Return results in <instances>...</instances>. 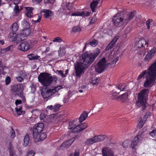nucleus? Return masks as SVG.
<instances>
[{
	"label": "nucleus",
	"instance_id": "f257e3e1",
	"mask_svg": "<svg viewBox=\"0 0 156 156\" xmlns=\"http://www.w3.org/2000/svg\"><path fill=\"white\" fill-rule=\"evenodd\" d=\"M38 81L44 87H46L44 90H41V94L44 98H47L53 96L62 89L61 86H50L54 80L56 81L57 78L55 76H52L50 74L46 73H41L38 77Z\"/></svg>",
	"mask_w": 156,
	"mask_h": 156
},
{
	"label": "nucleus",
	"instance_id": "f03ea898",
	"mask_svg": "<svg viewBox=\"0 0 156 156\" xmlns=\"http://www.w3.org/2000/svg\"><path fill=\"white\" fill-rule=\"evenodd\" d=\"M99 48L96 49L92 53L86 51L83 55L80 62L75 65V73L77 77H80L84 71L94 61L100 53Z\"/></svg>",
	"mask_w": 156,
	"mask_h": 156
},
{
	"label": "nucleus",
	"instance_id": "7ed1b4c3",
	"mask_svg": "<svg viewBox=\"0 0 156 156\" xmlns=\"http://www.w3.org/2000/svg\"><path fill=\"white\" fill-rule=\"evenodd\" d=\"M146 74V80L144 83L145 87H150L153 86L156 79V61L153 63L147 69L142 72L137 78L139 80Z\"/></svg>",
	"mask_w": 156,
	"mask_h": 156
},
{
	"label": "nucleus",
	"instance_id": "20e7f679",
	"mask_svg": "<svg viewBox=\"0 0 156 156\" xmlns=\"http://www.w3.org/2000/svg\"><path fill=\"white\" fill-rule=\"evenodd\" d=\"M149 93V90L147 89H144L138 94V100L136 102V104L138 106L142 107L143 110L145 108V104Z\"/></svg>",
	"mask_w": 156,
	"mask_h": 156
},
{
	"label": "nucleus",
	"instance_id": "39448f33",
	"mask_svg": "<svg viewBox=\"0 0 156 156\" xmlns=\"http://www.w3.org/2000/svg\"><path fill=\"white\" fill-rule=\"evenodd\" d=\"M30 33V30L27 29L21 30L17 35L15 33H10L9 34L10 38L12 41H17L20 42L25 39L24 37L28 35Z\"/></svg>",
	"mask_w": 156,
	"mask_h": 156
},
{
	"label": "nucleus",
	"instance_id": "423d86ee",
	"mask_svg": "<svg viewBox=\"0 0 156 156\" xmlns=\"http://www.w3.org/2000/svg\"><path fill=\"white\" fill-rule=\"evenodd\" d=\"M112 22L114 25L117 27H120L123 24H126V21L124 16L122 17L120 13L117 14L112 18Z\"/></svg>",
	"mask_w": 156,
	"mask_h": 156
},
{
	"label": "nucleus",
	"instance_id": "0eeeda50",
	"mask_svg": "<svg viewBox=\"0 0 156 156\" xmlns=\"http://www.w3.org/2000/svg\"><path fill=\"white\" fill-rule=\"evenodd\" d=\"M107 66L105 59L103 58L95 66V71L98 73H101L104 70Z\"/></svg>",
	"mask_w": 156,
	"mask_h": 156
},
{
	"label": "nucleus",
	"instance_id": "6e6552de",
	"mask_svg": "<svg viewBox=\"0 0 156 156\" xmlns=\"http://www.w3.org/2000/svg\"><path fill=\"white\" fill-rule=\"evenodd\" d=\"M44 128V125L42 123L36 124L33 129V137L37 138V135L40 134Z\"/></svg>",
	"mask_w": 156,
	"mask_h": 156
},
{
	"label": "nucleus",
	"instance_id": "1a4fd4ad",
	"mask_svg": "<svg viewBox=\"0 0 156 156\" xmlns=\"http://www.w3.org/2000/svg\"><path fill=\"white\" fill-rule=\"evenodd\" d=\"M12 90L15 95L21 96L23 89L20 84H18L14 85L12 88Z\"/></svg>",
	"mask_w": 156,
	"mask_h": 156
},
{
	"label": "nucleus",
	"instance_id": "9d476101",
	"mask_svg": "<svg viewBox=\"0 0 156 156\" xmlns=\"http://www.w3.org/2000/svg\"><path fill=\"white\" fill-rule=\"evenodd\" d=\"M143 136L144 135L142 133L141 134L139 133L137 136L135 137L132 142L131 146V148L133 149H136V147L137 146L139 141L142 140Z\"/></svg>",
	"mask_w": 156,
	"mask_h": 156
},
{
	"label": "nucleus",
	"instance_id": "9b49d317",
	"mask_svg": "<svg viewBox=\"0 0 156 156\" xmlns=\"http://www.w3.org/2000/svg\"><path fill=\"white\" fill-rule=\"evenodd\" d=\"M30 44L29 42L26 41H24L18 45V48L20 50L25 51L28 50Z\"/></svg>",
	"mask_w": 156,
	"mask_h": 156
},
{
	"label": "nucleus",
	"instance_id": "f8f14e48",
	"mask_svg": "<svg viewBox=\"0 0 156 156\" xmlns=\"http://www.w3.org/2000/svg\"><path fill=\"white\" fill-rule=\"evenodd\" d=\"M75 140L74 138H72L67 141H66L62 144L61 147V149H65L67 148L73 143Z\"/></svg>",
	"mask_w": 156,
	"mask_h": 156
},
{
	"label": "nucleus",
	"instance_id": "ddd939ff",
	"mask_svg": "<svg viewBox=\"0 0 156 156\" xmlns=\"http://www.w3.org/2000/svg\"><path fill=\"white\" fill-rule=\"evenodd\" d=\"M103 156H114L111 149L108 147H104L102 150Z\"/></svg>",
	"mask_w": 156,
	"mask_h": 156
},
{
	"label": "nucleus",
	"instance_id": "4468645a",
	"mask_svg": "<svg viewBox=\"0 0 156 156\" xmlns=\"http://www.w3.org/2000/svg\"><path fill=\"white\" fill-rule=\"evenodd\" d=\"M135 44L136 47L139 48L143 47L144 45H147V47L148 43H147L146 41L144 39H143L136 42Z\"/></svg>",
	"mask_w": 156,
	"mask_h": 156
},
{
	"label": "nucleus",
	"instance_id": "2eb2a0df",
	"mask_svg": "<svg viewBox=\"0 0 156 156\" xmlns=\"http://www.w3.org/2000/svg\"><path fill=\"white\" fill-rule=\"evenodd\" d=\"M90 12H87L86 14L83 11H78L72 14L71 16H80L84 17L85 16H88L90 15Z\"/></svg>",
	"mask_w": 156,
	"mask_h": 156
},
{
	"label": "nucleus",
	"instance_id": "dca6fc26",
	"mask_svg": "<svg viewBox=\"0 0 156 156\" xmlns=\"http://www.w3.org/2000/svg\"><path fill=\"white\" fill-rule=\"evenodd\" d=\"M42 12L44 13L43 16L45 18H47L52 16L53 15V12L49 10L44 9L42 10Z\"/></svg>",
	"mask_w": 156,
	"mask_h": 156
},
{
	"label": "nucleus",
	"instance_id": "f3484780",
	"mask_svg": "<svg viewBox=\"0 0 156 156\" xmlns=\"http://www.w3.org/2000/svg\"><path fill=\"white\" fill-rule=\"evenodd\" d=\"M46 134L44 133H41L37 135V138H33L37 141H42L44 140L46 137Z\"/></svg>",
	"mask_w": 156,
	"mask_h": 156
},
{
	"label": "nucleus",
	"instance_id": "a211bd4d",
	"mask_svg": "<svg viewBox=\"0 0 156 156\" xmlns=\"http://www.w3.org/2000/svg\"><path fill=\"white\" fill-rule=\"evenodd\" d=\"M118 39L117 37H115L106 47L105 50L108 51L111 49L114 46Z\"/></svg>",
	"mask_w": 156,
	"mask_h": 156
},
{
	"label": "nucleus",
	"instance_id": "6ab92c4d",
	"mask_svg": "<svg viewBox=\"0 0 156 156\" xmlns=\"http://www.w3.org/2000/svg\"><path fill=\"white\" fill-rule=\"evenodd\" d=\"M134 15V13L132 12L129 13V15H127L126 16H123L126 21V25L133 18Z\"/></svg>",
	"mask_w": 156,
	"mask_h": 156
},
{
	"label": "nucleus",
	"instance_id": "aec40b11",
	"mask_svg": "<svg viewBox=\"0 0 156 156\" xmlns=\"http://www.w3.org/2000/svg\"><path fill=\"white\" fill-rule=\"evenodd\" d=\"M26 15L27 17L30 18L32 17L33 16V8L32 7H27L26 8Z\"/></svg>",
	"mask_w": 156,
	"mask_h": 156
},
{
	"label": "nucleus",
	"instance_id": "412c9836",
	"mask_svg": "<svg viewBox=\"0 0 156 156\" xmlns=\"http://www.w3.org/2000/svg\"><path fill=\"white\" fill-rule=\"evenodd\" d=\"M94 137L96 143L103 141L106 138L105 136L103 135L95 136Z\"/></svg>",
	"mask_w": 156,
	"mask_h": 156
},
{
	"label": "nucleus",
	"instance_id": "4be33fe9",
	"mask_svg": "<svg viewBox=\"0 0 156 156\" xmlns=\"http://www.w3.org/2000/svg\"><path fill=\"white\" fill-rule=\"evenodd\" d=\"M99 0H94L90 4V7L93 12H94L99 2Z\"/></svg>",
	"mask_w": 156,
	"mask_h": 156
},
{
	"label": "nucleus",
	"instance_id": "5701e85b",
	"mask_svg": "<svg viewBox=\"0 0 156 156\" xmlns=\"http://www.w3.org/2000/svg\"><path fill=\"white\" fill-rule=\"evenodd\" d=\"M88 116V113L86 111H83L79 118V122H81L86 119Z\"/></svg>",
	"mask_w": 156,
	"mask_h": 156
},
{
	"label": "nucleus",
	"instance_id": "b1692460",
	"mask_svg": "<svg viewBox=\"0 0 156 156\" xmlns=\"http://www.w3.org/2000/svg\"><path fill=\"white\" fill-rule=\"evenodd\" d=\"M8 149L9 150V154L10 156H13L15 154V152L13 149L12 144L11 143H9V146L8 147Z\"/></svg>",
	"mask_w": 156,
	"mask_h": 156
},
{
	"label": "nucleus",
	"instance_id": "393cba45",
	"mask_svg": "<svg viewBox=\"0 0 156 156\" xmlns=\"http://www.w3.org/2000/svg\"><path fill=\"white\" fill-rule=\"evenodd\" d=\"M94 143H96L94 137L92 138L89 139L85 142V145L86 146H88L93 144Z\"/></svg>",
	"mask_w": 156,
	"mask_h": 156
},
{
	"label": "nucleus",
	"instance_id": "a878e982",
	"mask_svg": "<svg viewBox=\"0 0 156 156\" xmlns=\"http://www.w3.org/2000/svg\"><path fill=\"white\" fill-rule=\"evenodd\" d=\"M27 57L30 60H35L38 59L40 56L37 55H35L33 54H31L27 55Z\"/></svg>",
	"mask_w": 156,
	"mask_h": 156
},
{
	"label": "nucleus",
	"instance_id": "bb28decb",
	"mask_svg": "<svg viewBox=\"0 0 156 156\" xmlns=\"http://www.w3.org/2000/svg\"><path fill=\"white\" fill-rule=\"evenodd\" d=\"M19 28L18 23H14L12 25V27L11 29V31L13 32L16 31Z\"/></svg>",
	"mask_w": 156,
	"mask_h": 156
},
{
	"label": "nucleus",
	"instance_id": "cd10ccee",
	"mask_svg": "<svg viewBox=\"0 0 156 156\" xmlns=\"http://www.w3.org/2000/svg\"><path fill=\"white\" fill-rule=\"evenodd\" d=\"M30 141V138L28 134H26L24 138V144L23 145L24 146H27L29 144Z\"/></svg>",
	"mask_w": 156,
	"mask_h": 156
},
{
	"label": "nucleus",
	"instance_id": "c85d7f7f",
	"mask_svg": "<svg viewBox=\"0 0 156 156\" xmlns=\"http://www.w3.org/2000/svg\"><path fill=\"white\" fill-rule=\"evenodd\" d=\"M16 109L17 112L16 114L15 115L16 116L20 115L22 113H23V114L25 113V112L22 111V107L20 106L19 107H16Z\"/></svg>",
	"mask_w": 156,
	"mask_h": 156
},
{
	"label": "nucleus",
	"instance_id": "c756f323",
	"mask_svg": "<svg viewBox=\"0 0 156 156\" xmlns=\"http://www.w3.org/2000/svg\"><path fill=\"white\" fill-rule=\"evenodd\" d=\"M126 86L125 84H120L118 85L116 87L120 91H124Z\"/></svg>",
	"mask_w": 156,
	"mask_h": 156
},
{
	"label": "nucleus",
	"instance_id": "7c9ffc66",
	"mask_svg": "<svg viewBox=\"0 0 156 156\" xmlns=\"http://www.w3.org/2000/svg\"><path fill=\"white\" fill-rule=\"evenodd\" d=\"M128 96V94L126 93L120 95L119 98L122 99L123 101H125L127 100Z\"/></svg>",
	"mask_w": 156,
	"mask_h": 156
},
{
	"label": "nucleus",
	"instance_id": "2f4dec72",
	"mask_svg": "<svg viewBox=\"0 0 156 156\" xmlns=\"http://www.w3.org/2000/svg\"><path fill=\"white\" fill-rule=\"evenodd\" d=\"M89 44L92 47H95L98 44V41L96 40L93 39L92 41H90L89 42Z\"/></svg>",
	"mask_w": 156,
	"mask_h": 156
},
{
	"label": "nucleus",
	"instance_id": "473e14b6",
	"mask_svg": "<svg viewBox=\"0 0 156 156\" xmlns=\"http://www.w3.org/2000/svg\"><path fill=\"white\" fill-rule=\"evenodd\" d=\"M81 130L80 127L79 125H77L75 127L72 129V132L73 133L77 132L80 131Z\"/></svg>",
	"mask_w": 156,
	"mask_h": 156
},
{
	"label": "nucleus",
	"instance_id": "72a5a7b5",
	"mask_svg": "<svg viewBox=\"0 0 156 156\" xmlns=\"http://www.w3.org/2000/svg\"><path fill=\"white\" fill-rule=\"evenodd\" d=\"M130 141L129 140L124 141L122 143V145L124 148H127L129 146L130 143Z\"/></svg>",
	"mask_w": 156,
	"mask_h": 156
},
{
	"label": "nucleus",
	"instance_id": "f704fd0d",
	"mask_svg": "<svg viewBox=\"0 0 156 156\" xmlns=\"http://www.w3.org/2000/svg\"><path fill=\"white\" fill-rule=\"evenodd\" d=\"M99 81V80L97 78H94L92 79L91 81V83L93 85H97Z\"/></svg>",
	"mask_w": 156,
	"mask_h": 156
},
{
	"label": "nucleus",
	"instance_id": "c9c22d12",
	"mask_svg": "<svg viewBox=\"0 0 156 156\" xmlns=\"http://www.w3.org/2000/svg\"><path fill=\"white\" fill-rule=\"evenodd\" d=\"M79 126H80L81 131L84 130V129L87 128L88 126L87 124L85 123L81 124H80L79 125Z\"/></svg>",
	"mask_w": 156,
	"mask_h": 156
},
{
	"label": "nucleus",
	"instance_id": "e433bc0d",
	"mask_svg": "<svg viewBox=\"0 0 156 156\" xmlns=\"http://www.w3.org/2000/svg\"><path fill=\"white\" fill-rule=\"evenodd\" d=\"M10 135L12 138H14L16 136V134L14 130L12 128H11L10 131Z\"/></svg>",
	"mask_w": 156,
	"mask_h": 156
},
{
	"label": "nucleus",
	"instance_id": "4c0bfd02",
	"mask_svg": "<svg viewBox=\"0 0 156 156\" xmlns=\"http://www.w3.org/2000/svg\"><path fill=\"white\" fill-rule=\"evenodd\" d=\"M153 56L152 55H151V54H150L149 53H148V52L146 54L144 58L145 61H148L151 59V58Z\"/></svg>",
	"mask_w": 156,
	"mask_h": 156
},
{
	"label": "nucleus",
	"instance_id": "58836bf2",
	"mask_svg": "<svg viewBox=\"0 0 156 156\" xmlns=\"http://www.w3.org/2000/svg\"><path fill=\"white\" fill-rule=\"evenodd\" d=\"M156 52V48L154 47L151 49L148 52L151 55L153 56Z\"/></svg>",
	"mask_w": 156,
	"mask_h": 156
},
{
	"label": "nucleus",
	"instance_id": "ea45409f",
	"mask_svg": "<svg viewBox=\"0 0 156 156\" xmlns=\"http://www.w3.org/2000/svg\"><path fill=\"white\" fill-rule=\"evenodd\" d=\"M22 25L24 27H26L27 28H28L29 27V23L27 22V21L25 20H23L22 22Z\"/></svg>",
	"mask_w": 156,
	"mask_h": 156
},
{
	"label": "nucleus",
	"instance_id": "a19ab883",
	"mask_svg": "<svg viewBox=\"0 0 156 156\" xmlns=\"http://www.w3.org/2000/svg\"><path fill=\"white\" fill-rule=\"evenodd\" d=\"M38 17V19L37 20H34V23H39L40 22L41 20V15L40 14H37V15L36 16Z\"/></svg>",
	"mask_w": 156,
	"mask_h": 156
},
{
	"label": "nucleus",
	"instance_id": "79ce46f5",
	"mask_svg": "<svg viewBox=\"0 0 156 156\" xmlns=\"http://www.w3.org/2000/svg\"><path fill=\"white\" fill-rule=\"evenodd\" d=\"M80 154L79 150H76L74 153L71 154L69 156H79Z\"/></svg>",
	"mask_w": 156,
	"mask_h": 156
},
{
	"label": "nucleus",
	"instance_id": "37998d69",
	"mask_svg": "<svg viewBox=\"0 0 156 156\" xmlns=\"http://www.w3.org/2000/svg\"><path fill=\"white\" fill-rule=\"evenodd\" d=\"M59 55L60 57H62L65 54V51L63 49L59 50L58 51Z\"/></svg>",
	"mask_w": 156,
	"mask_h": 156
},
{
	"label": "nucleus",
	"instance_id": "c03bdc74",
	"mask_svg": "<svg viewBox=\"0 0 156 156\" xmlns=\"http://www.w3.org/2000/svg\"><path fill=\"white\" fill-rule=\"evenodd\" d=\"M31 92L33 93H34L35 92L36 90V87L35 85H34L33 84H32L31 86Z\"/></svg>",
	"mask_w": 156,
	"mask_h": 156
},
{
	"label": "nucleus",
	"instance_id": "a18cd8bd",
	"mask_svg": "<svg viewBox=\"0 0 156 156\" xmlns=\"http://www.w3.org/2000/svg\"><path fill=\"white\" fill-rule=\"evenodd\" d=\"M58 74L60 75L62 77H66V75H64L63 71L62 70H57Z\"/></svg>",
	"mask_w": 156,
	"mask_h": 156
},
{
	"label": "nucleus",
	"instance_id": "49530a36",
	"mask_svg": "<svg viewBox=\"0 0 156 156\" xmlns=\"http://www.w3.org/2000/svg\"><path fill=\"white\" fill-rule=\"evenodd\" d=\"M96 17L95 16H94L90 21V24H91L94 23L96 22Z\"/></svg>",
	"mask_w": 156,
	"mask_h": 156
},
{
	"label": "nucleus",
	"instance_id": "de8ad7c7",
	"mask_svg": "<svg viewBox=\"0 0 156 156\" xmlns=\"http://www.w3.org/2000/svg\"><path fill=\"white\" fill-rule=\"evenodd\" d=\"M144 121H142L141 119L138 125V127H139L140 129L141 128L143 127V126L144 124Z\"/></svg>",
	"mask_w": 156,
	"mask_h": 156
},
{
	"label": "nucleus",
	"instance_id": "09e8293b",
	"mask_svg": "<svg viewBox=\"0 0 156 156\" xmlns=\"http://www.w3.org/2000/svg\"><path fill=\"white\" fill-rule=\"evenodd\" d=\"M20 10L19 9V6L18 5H16L14 8V12L15 13H17L19 12Z\"/></svg>",
	"mask_w": 156,
	"mask_h": 156
},
{
	"label": "nucleus",
	"instance_id": "8fccbe9b",
	"mask_svg": "<svg viewBox=\"0 0 156 156\" xmlns=\"http://www.w3.org/2000/svg\"><path fill=\"white\" fill-rule=\"evenodd\" d=\"M80 30V27L77 26L74 27L72 29L73 31L74 32H77Z\"/></svg>",
	"mask_w": 156,
	"mask_h": 156
},
{
	"label": "nucleus",
	"instance_id": "3c124183",
	"mask_svg": "<svg viewBox=\"0 0 156 156\" xmlns=\"http://www.w3.org/2000/svg\"><path fill=\"white\" fill-rule=\"evenodd\" d=\"M62 41V39L59 37H55L53 40V41L54 42H61Z\"/></svg>",
	"mask_w": 156,
	"mask_h": 156
},
{
	"label": "nucleus",
	"instance_id": "603ef678",
	"mask_svg": "<svg viewBox=\"0 0 156 156\" xmlns=\"http://www.w3.org/2000/svg\"><path fill=\"white\" fill-rule=\"evenodd\" d=\"M75 126V124L73 122H69V126H68V129H71L73 128V127L74 128Z\"/></svg>",
	"mask_w": 156,
	"mask_h": 156
},
{
	"label": "nucleus",
	"instance_id": "864d4df0",
	"mask_svg": "<svg viewBox=\"0 0 156 156\" xmlns=\"http://www.w3.org/2000/svg\"><path fill=\"white\" fill-rule=\"evenodd\" d=\"M11 82V79L10 77L7 76L5 79V83L6 85H8Z\"/></svg>",
	"mask_w": 156,
	"mask_h": 156
},
{
	"label": "nucleus",
	"instance_id": "5fc2aeb1",
	"mask_svg": "<svg viewBox=\"0 0 156 156\" xmlns=\"http://www.w3.org/2000/svg\"><path fill=\"white\" fill-rule=\"evenodd\" d=\"M19 74L20 76L24 77L27 74L25 73L24 71H21L19 72Z\"/></svg>",
	"mask_w": 156,
	"mask_h": 156
},
{
	"label": "nucleus",
	"instance_id": "6e6d98bb",
	"mask_svg": "<svg viewBox=\"0 0 156 156\" xmlns=\"http://www.w3.org/2000/svg\"><path fill=\"white\" fill-rule=\"evenodd\" d=\"M119 58V57H117V58L114 60H113L111 64L113 66H115L116 62L118 61Z\"/></svg>",
	"mask_w": 156,
	"mask_h": 156
},
{
	"label": "nucleus",
	"instance_id": "4d7b16f0",
	"mask_svg": "<svg viewBox=\"0 0 156 156\" xmlns=\"http://www.w3.org/2000/svg\"><path fill=\"white\" fill-rule=\"evenodd\" d=\"M66 5H67V8L68 10H70L71 9L72 6V5L71 3H68L67 4H66Z\"/></svg>",
	"mask_w": 156,
	"mask_h": 156
},
{
	"label": "nucleus",
	"instance_id": "13d9d810",
	"mask_svg": "<svg viewBox=\"0 0 156 156\" xmlns=\"http://www.w3.org/2000/svg\"><path fill=\"white\" fill-rule=\"evenodd\" d=\"M34 153L32 151L29 152L27 154V156H34Z\"/></svg>",
	"mask_w": 156,
	"mask_h": 156
},
{
	"label": "nucleus",
	"instance_id": "bf43d9fd",
	"mask_svg": "<svg viewBox=\"0 0 156 156\" xmlns=\"http://www.w3.org/2000/svg\"><path fill=\"white\" fill-rule=\"evenodd\" d=\"M23 77L19 76L18 77H17L16 79L18 81L21 82L23 80Z\"/></svg>",
	"mask_w": 156,
	"mask_h": 156
},
{
	"label": "nucleus",
	"instance_id": "052dcab7",
	"mask_svg": "<svg viewBox=\"0 0 156 156\" xmlns=\"http://www.w3.org/2000/svg\"><path fill=\"white\" fill-rule=\"evenodd\" d=\"M146 24L147 26V29L149 30L150 28V20H148L146 21Z\"/></svg>",
	"mask_w": 156,
	"mask_h": 156
},
{
	"label": "nucleus",
	"instance_id": "680f3d73",
	"mask_svg": "<svg viewBox=\"0 0 156 156\" xmlns=\"http://www.w3.org/2000/svg\"><path fill=\"white\" fill-rule=\"evenodd\" d=\"M45 117V115L44 113H42L40 115V119L41 120H43Z\"/></svg>",
	"mask_w": 156,
	"mask_h": 156
},
{
	"label": "nucleus",
	"instance_id": "e2e57ef3",
	"mask_svg": "<svg viewBox=\"0 0 156 156\" xmlns=\"http://www.w3.org/2000/svg\"><path fill=\"white\" fill-rule=\"evenodd\" d=\"M150 135L151 136L153 137H156L154 129L153 131H151L150 133Z\"/></svg>",
	"mask_w": 156,
	"mask_h": 156
},
{
	"label": "nucleus",
	"instance_id": "0e129e2a",
	"mask_svg": "<svg viewBox=\"0 0 156 156\" xmlns=\"http://www.w3.org/2000/svg\"><path fill=\"white\" fill-rule=\"evenodd\" d=\"M3 70V67L1 66H0V75L1 74H5V73L4 72Z\"/></svg>",
	"mask_w": 156,
	"mask_h": 156
},
{
	"label": "nucleus",
	"instance_id": "69168bd1",
	"mask_svg": "<svg viewBox=\"0 0 156 156\" xmlns=\"http://www.w3.org/2000/svg\"><path fill=\"white\" fill-rule=\"evenodd\" d=\"M12 46H9L5 48V50L6 51H11L12 50Z\"/></svg>",
	"mask_w": 156,
	"mask_h": 156
},
{
	"label": "nucleus",
	"instance_id": "338daca9",
	"mask_svg": "<svg viewBox=\"0 0 156 156\" xmlns=\"http://www.w3.org/2000/svg\"><path fill=\"white\" fill-rule=\"evenodd\" d=\"M61 106V105L59 104L55 105L54 106V111L59 108Z\"/></svg>",
	"mask_w": 156,
	"mask_h": 156
},
{
	"label": "nucleus",
	"instance_id": "774afa93",
	"mask_svg": "<svg viewBox=\"0 0 156 156\" xmlns=\"http://www.w3.org/2000/svg\"><path fill=\"white\" fill-rule=\"evenodd\" d=\"M47 108L48 110H54V106L52 105L48 106L47 107Z\"/></svg>",
	"mask_w": 156,
	"mask_h": 156
}]
</instances>
